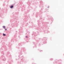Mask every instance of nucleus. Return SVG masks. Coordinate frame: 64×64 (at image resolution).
Listing matches in <instances>:
<instances>
[{
	"mask_svg": "<svg viewBox=\"0 0 64 64\" xmlns=\"http://www.w3.org/2000/svg\"><path fill=\"white\" fill-rule=\"evenodd\" d=\"M3 28H5V26H3Z\"/></svg>",
	"mask_w": 64,
	"mask_h": 64,
	"instance_id": "3",
	"label": "nucleus"
},
{
	"mask_svg": "<svg viewBox=\"0 0 64 64\" xmlns=\"http://www.w3.org/2000/svg\"><path fill=\"white\" fill-rule=\"evenodd\" d=\"M26 38H28V36H26Z\"/></svg>",
	"mask_w": 64,
	"mask_h": 64,
	"instance_id": "4",
	"label": "nucleus"
},
{
	"mask_svg": "<svg viewBox=\"0 0 64 64\" xmlns=\"http://www.w3.org/2000/svg\"><path fill=\"white\" fill-rule=\"evenodd\" d=\"M13 8V6H10V8Z\"/></svg>",
	"mask_w": 64,
	"mask_h": 64,
	"instance_id": "1",
	"label": "nucleus"
},
{
	"mask_svg": "<svg viewBox=\"0 0 64 64\" xmlns=\"http://www.w3.org/2000/svg\"><path fill=\"white\" fill-rule=\"evenodd\" d=\"M3 36H6V34H3Z\"/></svg>",
	"mask_w": 64,
	"mask_h": 64,
	"instance_id": "2",
	"label": "nucleus"
}]
</instances>
